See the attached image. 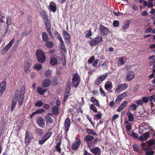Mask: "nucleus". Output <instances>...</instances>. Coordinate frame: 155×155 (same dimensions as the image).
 Here are the masks:
<instances>
[{
	"instance_id": "nucleus-1",
	"label": "nucleus",
	"mask_w": 155,
	"mask_h": 155,
	"mask_svg": "<svg viewBox=\"0 0 155 155\" xmlns=\"http://www.w3.org/2000/svg\"><path fill=\"white\" fill-rule=\"evenodd\" d=\"M35 55L37 61L40 63H44L46 60V58L44 51L43 50L38 49L36 51Z\"/></svg>"
},
{
	"instance_id": "nucleus-2",
	"label": "nucleus",
	"mask_w": 155,
	"mask_h": 155,
	"mask_svg": "<svg viewBox=\"0 0 155 155\" xmlns=\"http://www.w3.org/2000/svg\"><path fill=\"white\" fill-rule=\"evenodd\" d=\"M102 41V37L101 36L97 35L91 41L89 42V45L91 46H96Z\"/></svg>"
},
{
	"instance_id": "nucleus-3",
	"label": "nucleus",
	"mask_w": 155,
	"mask_h": 155,
	"mask_svg": "<svg viewBox=\"0 0 155 155\" xmlns=\"http://www.w3.org/2000/svg\"><path fill=\"white\" fill-rule=\"evenodd\" d=\"M94 139L93 136L88 135L84 137V140L86 142V144L88 147H90L93 146L92 143L89 141L93 140Z\"/></svg>"
},
{
	"instance_id": "nucleus-4",
	"label": "nucleus",
	"mask_w": 155,
	"mask_h": 155,
	"mask_svg": "<svg viewBox=\"0 0 155 155\" xmlns=\"http://www.w3.org/2000/svg\"><path fill=\"white\" fill-rule=\"evenodd\" d=\"M33 136L30 134V132L27 131L25 133V144H28L30 142L31 140L33 139Z\"/></svg>"
},
{
	"instance_id": "nucleus-5",
	"label": "nucleus",
	"mask_w": 155,
	"mask_h": 155,
	"mask_svg": "<svg viewBox=\"0 0 155 155\" xmlns=\"http://www.w3.org/2000/svg\"><path fill=\"white\" fill-rule=\"evenodd\" d=\"M53 115L52 113H48L45 116V118L46 124L47 125L49 126L53 122V120L51 116H53Z\"/></svg>"
},
{
	"instance_id": "nucleus-6",
	"label": "nucleus",
	"mask_w": 155,
	"mask_h": 155,
	"mask_svg": "<svg viewBox=\"0 0 155 155\" xmlns=\"http://www.w3.org/2000/svg\"><path fill=\"white\" fill-rule=\"evenodd\" d=\"M64 127L65 131L64 134L66 135H67L68 132L69 130V128L70 126L71 122L69 118H67L64 121Z\"/></svg>"
},
{
	"instance_id": "nucleus-7",
	"label": "nucleus",
	"mask_w": 155,
	"mask_h": 155,
	"mask_svg": "<svg viewBox=\"0 0 155 155\" xmlns=\"http://www.w3.org/2000/svg\"><path fill=\"white\" fill-rule=\"evenodd\" d=\"M62 33L64 39L66 40L65 43L68 45H69L70 43V35L64 29L62 31Z\"/></svg>"
},
{
	"instance_id": "nucleus-8",
	"label": "nucleus",
	"mask_w": 155,
	"mask_h": 155,
	"mask_svg": "<svg viewBox=\"0 0 155 155\" xmlns=\"http://www.w3.org/2000/svg\"><path fill=\"white\" fill-rule=\"evenodd\" d=\"M51 133H48L45 134L39 140V144L41 145L43 144L51 137Z\"/></svg>"
},
{
	"instance_id": "nucleus-9",
	"label": "nucleus",
	"mask_w": 155,
	"mask_h": 155,
	"mask_svg": "<svg viewBox=\"0 0 155 155\" xmlns=\"http://www.w3.org/2000/svg\"><path fill=\"white\" fill-rule=\"evenodd\" d=\"M99 30L104 35H108L110 33V31L108 28L102 25L100 26Z\"/></svg>"
},
{
	"instance_id": "nucleus-10",
	"label": "nucleus",
	"mask_w": 155,
	"mask_h": 155,
	"mask_svg": "<svg viewBox=\"0 0 155 155\" xmlns=\"http://www.w3.org/2000/svg\"><path fill=\"white\" fill-rule=\"evenodd\" d=\"M107 77V75L106 74L101 76L96 80L95 81V84L99 85Z\"/></svg>"
},
{
	"instance_id": "nucleus-11",
	"label": "nucleus",
	"mask_w": 155,
	"mask_h": 155,
	"mask_svg": "<svg viewBox=\"0 0 155 155\" xmlns=\"http://www.w3.org/2000/svg\"><path fill=\"white\" fill-rule=\"evenodd\" d=\"M81 143V141L80 139H77L73 143L72 145V148L73 150H74L78 148L80 146Z\"/></svg>"
},
{
	"instance_id": "nucleus-12",
	"label": "nucleus",
	"mask_w": 155,
	"mask_h": 155,
	"mask_svg": "<svg viewBox=\"0 0 155 155\" xmlns=\"http://www.w3.org/2000/svg\"><path fill=\"white\" fill-rule=\"evenodd\" d=\"M91 152L94 155H101V149L98 147H96L90 149Z\"/></svg>"
},
{
	"instance_id": "nucleus-13",
	"label": "nucleus",
	"mask_w": 155,
	"mask_h": 155,
	"mask_svg": "<svg viewBox=\"0 0 155 155\" xmlns=\"http://www.w3.org/2000/svg\"><path fill=\"white\" fill-rule=\"evenodd\" d=\"M37 124L41 127L43 128L45 126V120L42 117H38L37 121Z\"/></svg>"
},
{
	"instance_id": "nucleus-14",
	"label": "nucleus",
	"mask_w": 155,
	"mask_h": 155,
	"mask_svg": "<svg viewBox=\"0 0 155 155\" xmlns=\"http://www.w3.org/2000/svg\"><path fill=\"white\" fill-rule=\"evenodd\" d=\"M6 87V84L5 81H3L0 83V94H2L5 91Z\"/></svg>"
},
{
	"instance_id": "nucleus-15",
	"label": "nucleus",
	"mask_w": 155,
	"mask_h": 155,
	"mask_svg": "<svg viewBox=\"0 0 155 155\" xmlns=\"http://www.w3.org/2000/svg\"><path fill=\"white\" fill-rule=\"evenodd\" d=\"M135 74L133 71H129L126 76V79L129 81L132 80L134 77Z\"/></svg>"
},
{
	"instance_id": "nucleus-16",
	"label": "nucleus",
	"mask_w": 155,
	"mask_h": 155,
	"mask_svg": "<svg viewBox=\"0 0 155 155\" xmlns=\"http://www.w3.org/2000/svg\"><path fill=\"white\" fill-rule=\"evenodd\" d=\"M51 111L53 115H57L59 114V109L58 106L56 105L52 107Z\"/></svg>"
},
{
	"instance_id": "nucleus-17",
	"label": "nucleus",
	"mask_w": 155,
	"mask_h": 155,
	"mask_svg": "<svg viewBox=\"0 0 155 155\" xmlns=\"http://www.w3.org/2000/svg\"><path fill=\"white\" fill-rule=\"evenodd\" d=\"M51 83L50 79H45L42 82V87H48Z\"/></svg>"
},
{
	"instance_id": "nucleus-18",
	"label": "nucleus",
	"mask_w": 155,
	"mask_h": 155,
	"mask_svg": "<svg viewBox=\"0 0 155 155\" xmlns=\"http://www.w3.org/2000/svg\"><path fill=\"white\" fill-rule=\"evenodd\" d=\"M17 97H13L12 99L11 107V110L12 112L13 111L14 109L16 106L18 100H17Z\"/></svg>"
},
{
	"instance_id": "nucleus-19",
	"label": "nucleus",
	"mask_w": 155,
	"mask_h": 155,
	"mask_svg": "<svg viewBox=\"0 0 155 155\" xmlns=\"http://www.w3.org/2000/svg\"><path fill=\"white\" fill-rule=\"evenodd\" d=\"M149 147H148L147 148H143L142 149L146 151V155H153L154 154V152L150 148L149 149Z\"/></svg>"
},
{
	"instance_id": "nucleus-20",
	"label": "nucleus",
	"mask_w": 155,
	"mask_h": 155,
	"mask_svg": "<svg viewBox=\"0 0 155 155\" xmlns=\"http://www.w3.org/2000/svg\"><path fill=\"white\" fill-rule=\"evenodd\" d=\"M49 8L51 11L53 12H55L57 10L56 4L53 2H50L49 5Z\"/></svg>"
},
{
	"instance_id": "nucleus-21",
	"label": "nucleus",
	"mask_w": 155,
	"mask_h": 155,
	"mask_svg": "<svg viewBox=\"0 0 155 155\" xmlns=\"http://www.w3.org/2000/svg\"><path fill=\"white\" fill-rule=\"evenodd\" d=\"M127 101H125L123 102L118 107L117 110V111L118 112L121 111L127 106Z\"/></svg>"
},
{
	"instance_id": "nucleus-22",
	"label": "nucleus",
	"mask_w": 155,
	"mask_h": 155,
	"mask_svg": "<svg viewBox=\"0 0 155 155\" xmlns=\"http://www.w3.org/2000/svg\"><path fill=\"white\" fill-rule=\"evenodd\" d=\"M127 115L128 116L129 121L132 122L134 121V115L130 111H128L127 112Z\"/></svg>"
},
{
	"instance_id": "nucleus-23",
	"label": "nucleus",
	"mask_w": 155,
	"mask_h": 155,
	"mask_svg": "<svg viewBox=\"0 0 155 155\" xmlns=\"http://www.w3.org/2000/svg\"><path fill=\"white\" fill-rule=\"evenodd\" d=\"M46 89H43L41 87H38L37 89V91L39 94L42 95L46 92Z\"/></svg>"
},
{
	"instance_id": "nucleus-24",
	"label": "nucleus",
	"mask_w": 155,
	"mask_h": 155,
	"mask_svg": "<svg viewBox=\"0 0 155 155\" xmlns=\"http://www.w3.org/2000/svg\"><path fill=\"white\" fill-rule=\"evenodd\" d=\"M58 62L57 59L54 57H52L50 60V63L52 65H56Z\"/></svg>"
},
{
	"instance_id": "nucleus-25",
	"label": "nucleus",
	"mask_w": 155,
	"mask_h": 155,
	"mask_svg": "<svg viewBox=\"0 0 155 155\" xmlns=\"http://www.w3.org/2000/svg\"><path fill=\"white\" fill-rule=\"evenodd\" d=\"M61 144V141L60 140H59V141L56 143V145L55 147L57 151L59 153H61V149L60 147Z\"/></svg>"
},
{
	"instance_id": "nucleus-26",
	"label": "nucleus",
	"mask_w": 155,
	"mask_h": 155,
	"mask_svg": "<svg viewBox=\"0 0 155 155\" xmlns=\"http://www.w3.org/2000/svg\"><path fill=\"white\" fill-rule=\"evenodd\" d=\"M42 39L44 42H45L48 41V37L47 33L44 32L42 33Z\"/></svg>"
},
{
	"instance_id": "nucleus-27",
	"label": "nucleus",
	"mask_w": 155,
	"mask_h": 155,
	"mask_svg": "<svg viewBox=\"0 0 155 155\" xmlns=\"http://www.w3.org/2000/svg\"><path fill=\"white\" fill-rule=\"evenodd\" d=\"M127 88V86L126 84H122L118 85L116 88V90L118 91L119 90H125Z\"/></svg>"
},
{
	"instance_id": "nucleus-28",
	"label": "nucleus",
	"mask_w": 155,
	"mask_h": 155,
	"mask_svg": "<svg viewBox=\"0 0 155 155\" xmlns=\"http://www.w3.org/2000/svg\"><path fill=\"white\" fill-rule=\"evenodd\" d=\"M91 101L92 102L94 105H96L97 107H99L100 104L98 101L93 97H91Z\"/></svg>"
},
{
	"instance_id": "nucleus-29",
	"label": "nucleus",
	"mask_w": 155,
	"mask_h": 155,
	"mask_svg": "<svg viewBox=\"0 0 155 155\" xmlns=\"http://www.w3.org/2000/svg\"><path fill=\"white\" fill-rule=\"evenodd\" d=\"M80 81V79L79 75L76 73L74 74L73 78L72 79V82Z\"/></svg>"
},
{
	"instance_id": "nucleus-30",
	"label": "nucleus",
	"mask_w": 155,
	"mask_h": 155,
	"mask_svg": "<svg viewBox=\"0 0 155 155\" xmlns=\"http://www.w3.org/2000/svg\"><path fill=\"white\" fill-rule=\"evenodd\" d=\"M41 16L42 17V19L44 21L48 18V16L46 12L44 10H43L41 13Z\"/></svg>"
},
{
	"instance_id": "nucleus-31",
	"label": "nucleus",
	"mask_w": 155,
	"mask_h": 155,
	"mask_svg": "<svg viewBox=\"0 0 155 155\" xmlns=\"http://www.w3.org/2000/svg\"><path fill=\"white\" fill-rule=\"evenodd\" d=\"M45 45L46 47L48 48H52L54 45V43L51 41H47L45 42Z\"/></svg>"
},
{
	"instance_id": "nucleus-32",
	"label": "nucleus",
	"mask_w": 155,
	"mask_h": 155,
	"mask_svg": "<svg viewBox=\"0 0 155 155\" xmlns=\"http://www.w3.org/2000/svg\"><path fill=\"white\" fill-rule=\"evenodd\" d=\"M86 131L87 133L88 134L95 135L96 136L97 135V134L96 132H95L92 129L87 128L86 129Z\"/></svg>"
},
{
	"instance_id": "nucleus-33",
	"label": "nucleus",
	"mask_w": 155,
	"mask_h": 155,
	"mask_svg": "<svg viewBox=\"0 0 155 155\" xmlns=\"http://www.w3.org/2000/svg\"><path fill=\"white\" fill-rule=\"evenodd\" d=\"M54 35L55 37H56V38L58 39L59 41H63L62 38L61 37V36L60 34L58 33V31H55L54 33Z\"/></svg>"
},
{
	"instance_id": "nucleus-34",
	"label": "nucleus",
	"mask_w": 155,
	"mask_h": 155,
	"mask_svg": "<svg viewBox=\"0 0 155 155\" xmlns=\"http://www.w3.org/2000/svg\"><path fill=\"white\" fill-rule=\"evenodd\" d=\"M104 87L105 89L108 91L109 89H111L112 87V84L111 82L109 83H106L105 84Z\"/></svg>"
},
{
	"instance_id": "nucleus-35",
	"label": "nucleus",
	"mask_w": 155,
	"mask_h": 155,
	"mask_svg": "<svg viewBox=\"0 0 155 155\" xmlns=\"http://www.w3.org/2000/svg\"><path fill=\"white\" fill-rule=\"evenodd\" d=\"M149 135V134L148 132H146L143 134V136H141L140 138L141 140H146L148 138Z\"/></svg>"
},
{
	"instance_id": "nucleus-36",
	"label": "nucleus",
	"mask_w": 155,
	"mask_h": 155,
	"mask_svg": "<svg viewBox=\"0 0 155 155\" xmlns=\"http://www.w3.org/2000/svg\"><path fill=\"white\" fill-rule=\"evenodd\" d=\"M44 23L46 28L51 27L50 21L48 18L45 19L44 21Z\"/></svg>"
},
{
	"instance_id": "nucleus-37",
	"label": "nucleus",
	"mask_w": 155,
	"mask_h": 155,
	"mask_svg": "<svg viewBox=\"0 0 155 155\" xmlns=\"http://www.w3.org/2000/svg\"><path fill=\"white\" fill-rule=\"evenodd\" d=\"M36 134L38 135H42L43 131L42 129L40 128H37L35 130Z\"/></svg>"
},
{
	"instance_id": "nucleus-38",
	"label": "nucleus",
	"mask_w": 155,
	"mask_h": 155,
	"mask_svg": "<svg viewBox=\"0 0 155 155\" xmlns=\"http://www.w3.org/2000/svg\"><path fill=\"white\" fill-rule=\"evenodd\" d=\"M61 43V46L62 49L65 52H66L67 50L65 48V46L64 45V41H60Z\"/></svg>"
},
{
	"instance_id": "nucleus-39",
	"label": "nucleus",
	"mask_w": 155,
	"mask_h": 155,
	"mask_svg": "<svg viewBox=\"0 0 155 155\" xmlns=\"http://www.w3.org/2000/svg\"><path fill=\"white\" fill-rule=\"evenodd\" d=\"M43 104V103L42 101H37L35 104V106L37 107H40Z\"/></svg>"
},
{
	"instance_id": "nucleus-40",
	"label": "nucleus",
	"mask_w": 155,
	"mask_h": 155,
	"mask_svg": "<svg viewBox=\"0 0 155 155\" xmlns=\"http://www.w3.org/2000/svg\"><path fill=\"white\" fill-rule=\"evenodd\" d=\"M133 147L134 150L137 152H140V150H139L137 145L136 144H134L133 145Z\"/></svg>"
},
{
	"instance_id": "nucleus-41",
	"label": "nucleus",
	"mask_w": 155,
	"mask_h": 155,
	"mask_svg": "<svg viewBox=\"0 0 155 155\" xmlns=\"http://www.w3.org/2000/svg\"><path fill=\"white\" fill-rule=\"evenodd\" d=\"M41 65L39 64H36L34 66V68L36 70H39L41 69Z\"/></svg>"
},
{
	"instance_id": "nucleus-42",
	"label": "nucleus",
	"mask_w": 155,
	"mask_h": 155,
	"mask_svg": "<svg viewBox=\"0 0 155 155\" xmlns=\"http://www.w3.org/2000/svg\"><path fill=\"white\" fill-rule=\"evenodd\" d=\"M90 109L93 110L94 113L97 112V110L94 104H91L90 106Z\"/></svg>"
},
{
	"instance_id": "nucleus-43",
	"label": "nucleus",
	"mask_w": 155,
	"mask_h": 155,
	"mask_svg": "<svg viewBox=\"0 0 155 155\" xmlns=\"http://www.w3.org/2000/svg\"><path fill=\"white\" fill-rule=\"evenodd\" d=\"M137 108V105L135 104H132L130 107V110L133 111L136 110Z\"/></svg>"
},
{
	"instance_id": "nucleus-44",
	"label": "nucleus",
	"mask_w": 155,
	"mask_h": 155,
	"mask_svg": "<svg viewBox=\"0 0 155 155\" xmlns=\"http://www.w3.org/2000/svg\"><path fill=\"white\" fill-rule=\"evenodd\" d=\"M51 70H48L45 71V76L46 77H49L51 76Z\"/></svg>"
},
{
	"instance_id": "nucleus-45",
	"label": "nucleus",
	"mask_w": 155,
	"mask_h": 155,
	"mask_svg": "<svg viewBox=\"0 0 155 155\" xmlns=\"http://www.w3.org/2000/svg\"><path fill=\"white\" fill-rule=\"evenodd\" d=\"M80 82V81H75L73 82H72V84L73 85L74 87H77L79 85Z\"/></svg>"
},
{
	"instance_id": "nucleus-46",
	"label": "nucleus",
	"mask_w": 155,
	"mask_h": 155,
	"mask_svg": "<svg viewBox=\"0 0 155 155\" xmlns=\"http://www.w3.org/2000/svg\"><path fill=\"white\" fill-rule=\"evenodd\" d=\"M69 95V94L64 93V98L63 101V103H65L68 99Z\"/></svg>"
},
{
	"instance_id": "nucleus-47",
	"label": "nucleus",
	"mask_w": 155,
	"mask_h": 155,
	"mask_svg": "<svg viewBox=\"0 0 155 155\" xmlns=\"http://www.w3.org/2000/svg\"><path fill=\"white\" fill-rule=\"evenodd\" d=\"M119 22L117 20H114L113 25L115 27H118L119 26Z\"/></svg>"
},
{
	"instance_id": "nucleus-48",
	"label": "nucleus",
	"mask_w": 155,
	"mask_h": 155,
	"mask_svg": "<svg viewBox=\"0 0 155 155\" xmlns=\"http://www.w3.org/2000/svg\"><path fill=\"white\" fill-rule=\"evenodd\" d=\"M6 23L7 25V27H8V25H10L11 23V18L10 17H7L6 18Z\"/></svg>"
},
{
	"instance_id": "nucleus-49",
	"label": "nucleus",
	"mask_w": 155,
	"mask_h": 155,
	"mask_svg": "<svg viewBox=\"0 0 155 155\" xmlns=\"http://www.w3.org/2000/svg\"><path fill=\"white\" fill-rule=\"evenodd\" d=\"M31 65V62L26 61L24 63V66L30 68Z\"/></svg>"
},
{
	"instance_id": "nucleus-50",
	"label": "nucleus",
	"mask_w": 155,
	"mask_h": 155,
	"mask_svg": "<svg viewBox=\"0 0 155 155\" xmlns=\"http://www.w3.org/2000/svg\"><path fill=\"white\" fill-rule=\"evenodd\" d=\"M45 111V110L43 109H40L36 110L35 111L37 114H40L43 112H44Z\"/></svg>"
},
{
	"instance_id": "nucleus-51",
	"label": "nucleus",
	"mask_w": 155,
	"mask_h": 155,
	"mask_svg": "<svg viewBox=\"0 0 155 155\" xmlns=\"http://www.w3.org/2000/svg\"><path fill=\"white\" fill-rule=\"evenodd\" d=\"M102 114L100 113L97 114H96L95 115L94 119H96V117L98 119H101L102 118Z\"/></svg>"
},
{
	"instance_id": "nucleus-52",
	"label": "nucleus",
	"mask_w": 155,
	"mask_h": 155,
	"mask_svg": "<svg viewBox=\"0 0 155 155\" xmlns=\"http://www.w3.org/2000/svg\"><path fill=\"white\" fill-rule=\"evenodd\" d=\"M94 59L95 57L94 56H92L88 60L87 62L89 64L92 63L93 62Z\"/></svg>"
},
{
	"instance_id": "nucleus-53",
	"label": "nucleus",
	"mask_w": 155,
	"mask_h": 155,
	"mask_svg": "<svg viewBox=\"0 0 155 155\" xmlns=\"http://www.w3.org/2000/svg\"><path fill=\"white\" fill-rule=\"evenodd\" d=\"M92 35L91 31V29H89L88 32L86 34V37L87 38H89L91 37Z\"/></svg>"
},
{
	"instance_id": "nucleus-54",
	"label": "nucleus",
	"mask_w": 155,
	"mask_h": 155,
	"mask_svg": "<svg viewBox=\"0 0 155 155\" xmlns=\"http://www.w3.org/2000/svg\"><path fill=\"white\" fill-rule=\"evenodd\" d=\"M153 1H150L147 4V7L148 8H152L153 6Z\"/></svg>"
},
{
	"instance_id": "nucleus-55",
	"label": "nucleus",
	"mask_w": 155,
	"mask_h": 155,
	"mask_svg": "<svg viewBox=\"0 0 155 155\" xmlns=\"http://www.w3.org/2000/svg\"><path fill=\"white\" fill-rule=\"evenodd\" d=\"M129 24H130V23L129 21L127 22V23L124 24L123 27V28L124 30H125V29L129 27Z\"/></svg>"
},
{
	"instance_id": "nucleus-56",
	"label": "nucleus",
	"mask_w": 155,
	"mask_h": 155,
	"mask_svg": "<svg viewBox=\"0 0 155 155\" xmlns=\"http://www.w3.org/2000/svg\"><path fill=\"white\" fill-rule=\"evenodd\" d=\"M43 105V108L46 109L48 110L50 108V105L48 104L45 103Z\"/></svg>"
},
{
	"instance_id": "nucleus-57",
	"label": "nucleus",
	"mask_w": 155,
	"mask_h": 155,
	"mask_svg": "<svg viewBox=\"0 0 155 155\" xmlns=\"http://www.w3.org/2000/svg\"><path fill=\"white\" fill-rule=\"evenodd\" d=\"M148 143L149 145V146H150V147L155 144L154 141L152 140H149L148 141Z\"/></svg>"
},
{
	"instance_id": "nucleus-58",
	"label": "nucleus",
	"mask_w": 155,
	"mask_h": 155,
	"mask_svg": "<svg viewBox=\"0 0 155 155\" xmlns=\"http://www.w3.org/2000/svg\"><path fill=\"white\" fill-rule=\"evenodd\" d=\"M99 60L97 59L94 60V63L92 64V65L93 66L96 67L97 66L98 64Z\"/></svg>"
},
{
	"instance_id": "nucleus-59",
	"label": "nucleus",
	"mask_w": 155,
	"mask_h": 155,
	"mask_svg": "<svg viewBox=\"0 0 155 155\" xmlns=\"http://www.w3.org/2000/svg\"><path fill=\"white\" fill-rule=\"evenodd\" d=\"M71 90V87H66L65 90V93L69 94L70 90Z\"/></svg>"
},
{
	"instance_id": "nucleus-60",
	"label": "nucleus",
	"mask_w": 155,
	"mask_h": 155,
	"mask_svg": "<svg viewBox=\"0 0 155 155\" xmlns=\"http://www.w3.org/2000/svg\"><path fill=\"white\" fill-rule=\"evenodd\" d=\"M152 30V28L150 27H149L147 28L145 31V33H148L150 32Z\"/></svg>"
},
{
	"instance_id": "nucleus-61",
	"label": "nucleus",
	"mask_w": 155,
	"mask_h": 155,
	"mask_svg": "<svg viewBox=\"0 0 155 155\" xmlns=\"http://www.w3.org/2000/svg\"><path fill=\"white\" fill-rule=\"evenodd\" d=\"M126 128H127V130L128 132L132 130V126L130 124L127 125L126 126Z\"/></svg>"
},
{
	"instance_id": "nucleus-62",
	"label": "nucleus",
	"mask_w": 155,
	"mask_h": 155,
	"mask_svg": "<svg viewBox=\"0 0 155 155\" xmlns=\"http://www.w3.org/2000/svg\"><path fill=\"white\" fill-rule=\"evenodd\" d=\"M142 100L143 102L145 103H147L149 100L146 97H142Z\"/></svg>"
},
{
	"instance_id": "nucleus-63",
	"label": "nucleus",
	"mask_w": 155,
	"mask_h": 155,
	"mask_svg": "<svg viewBox=\"0 0 155 155\" xmlns=\"http://www.w3.org/2000/svg\"><path fill=\"white\" fill-rule=\"evenodd\" d=\"M99 90L100 92V94L101 95H103V96H106L104 92V91L103 89L101 87H100Z\"/></svg>"
},
{
	"instance_id": "nucleus-64",
	"label": "nucleus",
	"mask_w": 155,
	"mask_h": 155,
	"mask_svg": "<svg viewBox=\"0 0 155 155\" xmlns=\"http://www.w3.org/2000/svg\"><path fill=\"white\" fill-rule=\"evenodd\" d=\"M119 61L120 62V64L122 65L124 64L125 63L124 59L122 57L119 58Z\"/></svg>"
}]
</instances>
